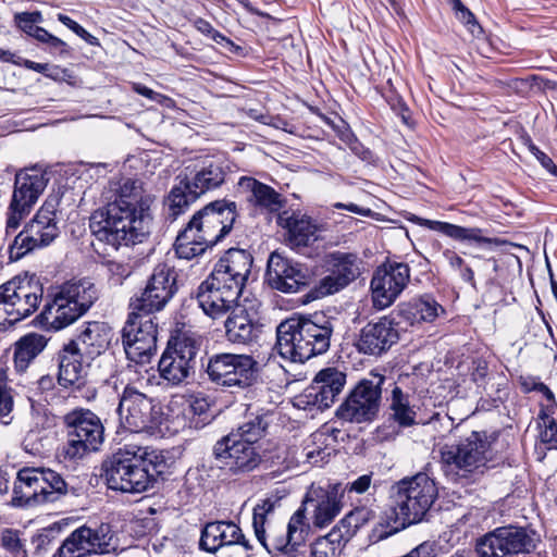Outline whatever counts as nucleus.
<instances>
[{"label": "nucleus", "instance_id": "nucleus-1", "mask_svg": "<svg viewBox=\"0 0 557 557\" xmlns=\"http://www.w3.org/2000/svg\"><path fill=\"white\" fill-rule=\"evenodd\" d=\"M106 206L95 210L89 219L94 236L114 249L141 243L149 234L153 196L140 180L112 178L102 191Z\"/></svg>", "mask_w": 557, "mask_h": 557}, {"label": "nucleus", "instance_id": "nucleus-2", "mask_svg": "<svg viewBox=\"0 0 557 557\" xmlns=\"http://www.w3.org/2000/svg\"><path fill=\"white\" fill-rule=\"evenodd\" d=\"M164 468V457L157 450L125 446L103 461L102 476L109 488L137 494L150 488Z\"/></svg>", "mask_w": 557, "mask_h": 557}, {"label": "nucleus", "instance_id": "nucleus-3", "mask_svg": "<svg viewBox=\"0 0 557 557\" xmlns=\"http://www.w3.org/2000/svg\"><path fill=\"white\" fill-rule=\"evenodd\" d=\"M336 323L324 313L293 315L276 327L275 347L282 358L302 363L329 350Z\"/></svg>", "mask_w": 557, "mask_h": 557}, {"label": "nucleus", "instance_id": "nucleus-4", "mask_svg": "<svg viewBox=\"0 0 557 557\" xmlns=\"http://www.w3.org/2000/svg\"><path fill=\"white\" fill-rule=\"evenodd\" d=\"M237 219V206L225 199L215 200L199 210L176 237L178 258L190 260L221 242L232 231Z\"/></svg>", "mask_w": 557, "mask_h": 557}, {"label": "nucleus", "instance_id": "nucleus-5", "mask_svg": "<svg viewBox=\"0 0 557 557\" xmlns=\"http://www.w3.org/2000/svg\"><path fill=\"white\" fill-rule=\"evenodd\" d=\"M228 171L227 162L216 158L201 159L185 166L168 196L169 218L176 220L202 195L220 188Z\"/></svg>", "mask_w": 557, "mask_h": 557}, {"label": "nucleus", "instance_id": "nucleus-6", "mask_svg": "<svg viewBox=\"0 0 557 557\" xmlns=\"http://www.w3.org/2000/svg\"><path fill=\"white\" fill-rule=\"evenodd\" d=\"M97 298V288L89 280L65 282L48 295L39 323L48 331H60L85 314Z\"/></svg>", "mask_w": 557, "mask_h": 557}, {"label": "nucleus", "instance_id": "nucleus-7", "mask_svg": "<svg viewBox=\"0 0 557 557\" xmlns=\"http://www.w3.org/2000/svg\"><path fill=\"white\" fill-rule=\"evenodd\" d=\"M435 482L423 472L404 478L389 491L391 507L401 528L422 521L437 498Z\"/></svg>", "mask_w": 557, "mask_h": 557}, {"label": "nucleus", "instance_id": "nucleus-8", "mask_svg": "<svg viewBox=\"0 0 557 557\" xmlns=\"http://www.w3.org/2000/svg\"><path fill=\"white\" fill-rule=\"evenodd\" d=\"M441 465L454 480L475 479L482 474L492 458L491 442L484 432H472L457 444L440 447Z\"/></svg>", "mask_w": 557, "mask_h": 557}, {"label": "nucleus", "instance_id": "nucleus-9", "mask_svg": "<svg viewBox=\"0 0 557 557\" xmlns=\"http://www.w3.org/2000/svg\"><path fill=\"white\" fill-rule=\"evenodd\" d=\"M44 287L34 275H17L0 285V331L30 317L39 307Z\"/></svg>", "mask_w": 557, "mask_h": 557}, {"label": "nucleus", "instance_id": "nucleus-10", "mask_svg": "<svg viewBox=\"0 0 557 557\" xmlns=\"http://www.w3.org/2000/svg\"><path fill=\"white\" fill-rule=\"evenodd\" d=\"M66 443L63 455L66 459L77 460L97 451L104 437V428L100 418L89 409H74L64 416Z\"/></svg>", "mask_w": 557, "mask_h": 557}, {"label": "nucleus", "instance_id": "nucleus-11", "mask_svg": "<svg viewBox=\"0 0 557 557\" xmlns=\"http://www.w3.org/2000/svg\"><path fill=\"white\" fill-rule=\"evenodd\" d=\"M540 541L534 530L508 524L476 539L474 548L478 557H516L534 552Z\"/></svg>", "mask_w": 557, "mask_h": 557}, {"label": "nucleus", "instance_id": "nucleus-12", "mask_svg": "<svg viewBox=\"0 0 557 557\" xmlns=\"http://www.w3.org/2000/svg\"><path fill=\"white\" fill-rule=\"evenodd\" d=\"M206 372L219 386L244 391L258 381V362L249 355L215 354L209 358Z\"/></svg>", "mask_w": 557, "mask_h": 557}, {"label": "nucleus", "instance_id": "nucleus-13", "mask_svg": "<svg viewBox=\"0 0 557 557\" xmlns=\"http://www.w3.org/2000/svg\"><path fill=\"white\" fill-rule=\"evenodd\" d=\"M384 375L370 373L360 380L337 408L336 417L350 423L372 422L380 411Z\"/></svg>", "mask_w": 557, "mask_h": 557}, {"label": "nucleus", "instance_id": "nucleus-14", "mask_svg": "<svg viewBox=\"0 0 557 557\" xmlns=\"http://www.w3.org/2000/svg\"><path fill=\"white\" fill-rule=\"evenodd\" d=\"M14 493L26 505L54 503L67 494V483L53 470L24 468L17 473Z\"/></svg>", "mask_w": 557, "mask_h": 557}, {"label": "nucleus", "instance_id": "nucleus-15", "mask_svg": "<svg viewBox=\"0 0 557 557\" xmlns=\"http://www.w3.org/2000/svg\"><path fill=\"white\" fill-rule=\"evenodd\" d=\"M117 414L121 426L129 432L153 434L162 422L154 399L133 386H125L120 397Z\"/></svg>", "mask_w": 557, "mask_h": 557}, {"label": "nucleus", "instance_id": "nucleus-16", "mask_svg": "<svg viewBox=\"0 0 557 557\" xmlns=\"http://www.w3.org/2000/svg\"><path fill=\"white\" fill-rule=\"evenodd\" d=\"M157 334L153 319L133 310L122 330V343L127 359L140 364L148 363L157 351Z\"/></svg>", "mask_w": 557, "mask_h": 557}, {"label": "nucleus", "instance_id": "nucleus-17", "mask_svg": "<svg viewBox=\"0 0 557 557\" xmlns=\"http://www.w3.org/2000/svg\"><path fill=\"white\" fill-rule=\"evenodd\" d=\"M199 346L188 336L180 337L162 354L158 372L166 386H180L194 373Z\"/></svg>", "mask_w": 557, "mask_h": 557}, {"label": "nucleus", "instance_id": "nucleus-18", "mask_svg": "<svg viewBox=\"0 0 557 557\" xmlns=\"http://www.w3.org/2000/svg\"><path fill=\"white\" fill-rule=\"evenodd\" d=\"M44 172L36 168L20 171L15 175L14 190L7 219V228L16 230L47 186Z\"/></svg>", "mask_w": 557, "mask_h": 557}, {"label": "nucleus", "instance_id": "nucleus-19", "mask_svg": "<svg viewBox=\"0 0 557 557\" xmlns=\"http://www.w3.org/2000/svg\"><path fill=\"white\" fill-rule=\"evenodd\" d=\"M242 292L231 286L223 276L210 274L197 289V301L203 313L220 319L234 310Z\"/></svg>", "mask_w": 557, "mask_h": 557}, {"label": "nucleus", "instance_id": "nucleus-20", "mask_svg": "<svg viewBox=\"0 0 557 557\" xmlns=\"http://www.w3.org/2000/svg\"><path fill=\"white\" fill-rule=\"evenodd\" d=\"M410 280V268L403 262H388L379 267L371 280L373 305L377 309L389 307L403 293Z\"/></svg>", "mask_w": 557, "mask_h": 557}, {"label": "nucleus", "instance_id": "nucleus-21", "mask_svg": "<svg viewBox=\"0 0 557 557\" xmlns=\"http://www.w3.org/2000/svg\"><path fill=\"white\" fill-rule=\"evenodd\" d=\"M346 374L336 368L320 370L312 383L297 397V405L305 409L330 408L343 392Z\"/></svg>", "mask_w": 557, "mask_h": 557}, {"label": "nucleus", "instance_id": "nucleus-22", "mask_svg": "<svg viewBox=\"0 0 557 557\" xmlns=\"http://www.w3.org/2000/svg\"><path fill=\"white\" fill-rule=\"evenodd\" d=\"M225 435L219 440L213 446V456L232 475H244L258 468L262 458L255 445Z\"/></svg>", "mask_w": 557, "mask_h": 557}, {"label": "nucleus", "instance_id": "nucleus-23", "mask_svg": "<svg viewBox=\"0 0 557 557\" xmlns=\"http://www.w3.org/2000/svg\"><path fill=\"white\" fill-rule=\"evenodd\" d=\"M176 276L174 270L165 263L158 264L140 297L132 300L135 311L150 314L161 310L175 293Z\"/></svg>", "mask_w": 557, "mask_h": 557}, {"label": "nucleus", "instance_id": "nucleus-24", "mask_svg": "<svg viewBox=\"0 0 557 557\" xmlns=\"http://www.w3.org/2000/svg\"><path fill=\"white\" fill-rule=\"evenodd\" d=\"M399 341L398 323L389 315L368 322L358 333L354 346L367 356L381 357Z\"/></svg>", "mask_w": 557, "mask_h": 557}, {"label": "nucleus", "instance_id": "nucleus-25", "mask_svg": "<svg viewBox=\"0 0 557 557\" xmlns=\"http://www.w3.org/2000/svg\"><path fill=\"white\" fill-rule=\"evenodd\" d=\"M324 262L330 274L320 282L323 294L339 292L361 273V261L356 253L334 251L325 256Z\"/></svg>", "mask_w": 557, "mask_h": 557}, {"label": "nucleus", "instance_id": "nucleus-26", "mask_svg": "<svg viewBox=\"0 0 557 557\" xmlns=\"http://www.w3.org/2000/svg\"><path fill=\"white\" fill-rule=\"evenodd\" d=\"M307 272L301 264L294 262L278 252H272L268 260L267 281L269 285L282 293H297L307 284Z\"/></svg>", "mask_w": 557, "mask_h": 557}, {"label": "nucleus", "instance_id": "nucleus-27", "mask_svg": "<svg viewBox=\"0 0 557 557\" xmlns=\"http://www.w3.org/2000/svg\"><path fill=\"white\" fill-rule=\"evenodd\" d=\"M238 188L255 213L278 215L285 207L286 199L283 195L255 177L242 176Z\"/></svg>", "mask_w": 557, "mask_h": 557}, {"label": "nucleus", "instance_id": "nucleus-28", "mask_svg": "<svg viewBox=\"0 0 557 557\" xmlns=\"http://www.w3.org/2000/svg\"><path fill=\"white\" fill-rule=\"evenodd\" d=\"M305 508H312L313 524L318 528L327 527L341 512V484L327 488L311 487L304 500Z\"/></svg>", "mask_w": 557, "mask_h": 557}, {"label": "nucleus", "instance_id": "nucleus-29", "mask_svg": "<svg viewBox=\"0 0 557 557\" xmlns=\"http://www.w3.org/2000/svg\"><path fill=\"white\" fill-rule=\"evenodd\" d=\"M242 545L250 549L242 529L233 521H212L201 530L199 547L209 553H215L223 546Z\"/></svg>", "mask_w": 557, "mask_h": 557}, {"label": "nucleus", "instance_id": "nucleus-30", "mask_svg": "<svg viewBox=\"0 0 557 557\" xmlns=\"http://www.w3.org/2000/svg\"><path fill=\"white\" fill-rule=\"evenodd\" d=\"M252 256L244 249L232 248L215 264L211 274L223 276L231 286L243 292L252 265Z\"/></svg>", "mask_w": 557, "mask_h": 557}, {"label": "nucleus", "instance_id": "nucleus-31", "mask_svg": "<svg viewBox=\"0 0 557 557\" xmlns=\"http://www.w3.org/2000/svg\"><path fill=\"white\" fill-rule=\"evenodd\" d=\"M276 222L287 231L289 243L297 247H307L313 244L320 238V233L323 231L322 225L310 216L295 212L288 214L284 211L278 214Z\"/></svg>", "mask_w": 557, "mask_h": 557}, {"label": "nucleus", "instance_id": "nucleus-32", "mask_svg": "<svg viewBox=\"0 0 557 557\" xmlns=\"http://www.w3.org/2000/svg\"><path fill=\"white\" fill-rule=\"evenodd\" d=\"M58 382L61 386L82 389L86 384L87 367L90 360L66 345L59 357Z\"/></svg>", "mask_w": 557, "mask_h": 557}, {"label": "nucleus", "instance_id": "nucleus-33", "mask_svg": "<svg viewBox=\"0 0 557 557\" xmlns=\"http://www.w3.org/2000/svg\"><path fill=\"white\" fill-rule=\"evenodd\" d=\"M110 343L109 330L103 323L89 322L84 331L67 344L90 361L101 355Z\"/></svg>", "mask_w": 557, "mask_h": 557}, {"label": "nucleus", "instance_id": "nucleus-34", "mask_svg": "<svg viewBox=\"0 0 557 557\" xmlns=\"http://www.w3.org/2000/svg\"><path fill=\"white\" fill-rule=\"evenodd\" d=\"M261 324L245 309H234L225 321V335L233 344L248 345L259 337Z\"/></svg>", "mask_w": 557, "mask_h": 557}, {"label": "nucleus", "instance_id": "nucleus-35", "mask_svg": "<svg viewBox=\"0 0 557 557\" xmlns=\"http://www.w3.org/2000/svg\"><path fill=\"white\" fill-rule=\"evenodd\" d=\"M441 312L444 308L428 294L398 305L399 315L411 325L433 322Z\"/></svg>", "mask_w": 557, "mask_h": 557}, {"label": "nucleus", "instance_id": "nucleus-36", "mask_svg": "<svg viewBox=\"0 0 557 557\" xmlns=\"http://www.w3.org/2000/svg\"><path fill=\"white\" fill-rule=\"evenodd\" d=\"M40 247L50 245L60 233L55 212L52 206L46 203L26 225Z\"/></svg>", "mask_w": 557, "mask_h": 557}, {"label": "nucleus", "instance_id": "nucleus-37", "mask_svg": "<svg viewBox=\"0 0 557 557\" xmlns=\"http://www.w3.org/2000/svg\"><path fill=\"white\" fill-rule=\"evenodd\" d=\"M420 226L428 227L432 231L440 232L450 238L457 240H472L487 243L490 239L481 236V230L475 227H463L448 222L428 220L417 215L409 219Z\"/></svg>", "mask_w": 557, "mask_h": 557}, {"label": "nucleus", "instance_id": "nucleus-38", "mask_svg": "<svg viewBox=\"0 0 557 557\" xmlns=\"http://www.w3.org/2000/svg\"><path fill=\"white\" fill-rule=\"evenodd\" d=\"M47 341L44 335L30 333L23 336L14 349V367L17 372H24L30 362L44 350Z\"/></svg>", "mask_w": 557, "mask_h": 557}, {"label": "nucleus", "instance_id": "nucleus-39", "mask_svg": "<svg viewBox=\"0 0 557 557\" xmlns=\"http://www.w3.org/2000/svg\"><path fill=\"white\" fill-rule=\"evenodd\" d=\"M389 409L396 422L401 426H410L414 423L416 412L410 407L409 396L395 385L391 394Z\"/></svg>", "mask_w": 557, "mask_h": 557}, {"label": "nucleus", "instance_id": "nucleus-40", "mask_svg": "<svg viewBox=\"0 0 557 557\" xmlns=\"http://www.w3.org/2000/svg\"><path fill=\"white\" fill-rule=\"evenodd\" d=\"M346 544L342 532L333 529L325 536H321L311 545L313 557H339Z\"/></svg>", "mask_w": 557, "mask_h": 557}, {"label": "nucleus", "instance_id": "nucleus-41", "mask_svg": "<svg viewBox=\"0 0 557 557\" xmlns=\"http://www.w3.org/2000/svg\"><path fill=\"white\" fill-rule=\"evenodd\" d=\"M258 541L270 554L283 553L296 556L300 547L299 545L292 544V539H289V534L284 529L277 531L271 528L269 533H264V540Z\"/></svg>", "mask_w": 557, "mask_h": 557}, {"label": "nucleus", "instance_id": "nucleus-42", "mask_svg": "<svg viewBox=\"0 0 557 557\" xmlns=\"http://www.w3.org/2000/svg\"><path fill=\"white\" fill-rule=\"evenodd\" d=\"M278 497H268L262 499L253 508L252 513V528L257 540H264L265 525L268 523L269 516H271L275 508L280 507Z\"/></svg>", "mask_w": 557, "mask_h": 557}, {"label": "nucleus", "instance_id": "nucleus-43", "mask_svg": "<svg viewBox=\"0 0 557 557\" xmlns=\"http://www.w3.org/2000/svg\"><path fill=\"white\" fill-rule=\"evenodd\" d=\"M20 530L4 528L0 531V547L10 557H28L26 540Z\"/></svg>", "mask_w": 557, "mask_h": 557}, {"label": "nucleus", "instance_id": "nucleus-44", "mask_svg": "<svg viewBox=\"0 0 557 557\" xmlns=\"http://www.w3.org/2000/svg\"><path fill=\"white\" fill-rule=\"evenodd\" d=\"M268 428V422L262 416H256L244 422L236 432H231L238 442H247L255 445L264 434Z\"/></svg>", "mask_w": 557, "mask_h": 557}, {"label": "nucleus", "instance_id": "nucleus-45", "mask_svg": "<svg viewBox=\"0 0 557 557\" xmlns=\"http://www.w3.org/2000/svg\"><path fill=\"white\" fill-rule=\"evenodd\" d=\"M84 535H86V546L89 554L103 553L110 544L111 535L108 524H102L97 529L82 527Z\"/></svg>", "mask_w": 557, "mask_h": 557}, {"label": "nucleus", "instance_id": "nucleus-46", "mask_svg": "<svg viewBox=\"0 0 557 557\" xmlns=\"http://www.w3.org/2000/svg\"><path fill=\"white\" fill-rule=\"evenodd\" d=\"M84 529L78 528L73 531L59 547L57 555L58 557H83L89 554L84 537Z\"/></svg>", "mask_w": 557, "mask_h": 557}, {"label": "nucleus", "instance_id": "nucleus-47", "mask_svg": "<svg viewBox=\"0 0 557 557\" xmlns=\"http://www.w3.org/2000/svg\"><path fill=\"white\" fill-rule=\"evenodd\" d=\"M306 508L302 505L289 519L286 531L292 539L293 545H304L309 532V524L306 522Z\"/></svg>", "mask_w": 557, "mask_h": 557}, {"label": "nucleus", "instance_id": "nucleus-48", "mask_svg": "<svg viewBox=\"0 0 557 557\" xmlns=\"http://www.w3.org/2000/svg\"><path fill=\"white\" fill-rule=\"evenodd\" d=\"M37 248L41 247L37 243L36 238L30 234L28 227L25 226V228L15 236L13 243L10 245V259L20 260L26 253Z\"/></svg>", "mask_w": 557, "mask_h": 557}, {"label": "nucleus", "instance_id": "nucleus-49", "mask_svg": "<svg viewBox=\"0 0 557 557\" xmlns=\"http://www.w3.org/2000/svg\"><path fill=\"white\" fill-rule=\"evenodd\" d=\"M42 20L40 11L20 12L14 15L15 26L30 37H34L39 28H41L38 24L41 23Z\"/></svg>", "mask_w": 557, "mask_h": 557}, {"label": "nucleus", "instance_id": "nucleus-50", "mask_svg": "<svg viewBox=\"0 0 557 557\" xmlns=\"http://www.w3.org/2000/svg\"><path fill=\"white\" fill-rule=\"evenodd\" d=\"M13 406V389L9 386L7 371L0 368V418L8 417Z\"/></svg>", "mask_w": 557, "mask_h": 557}, {"label": "nucleus", "instance_id": "nucleus-51", "mask_svg": "<svg viewBox=\"0 0 557 557\" xmlns=\"http://www.w3.org/2000/svg\"><path fill=\"white\" fill-rule=\"evenodd\" d=\"M451 4L456 12L457 18L468 27L470 33L475 37L481 36L483 29L476 22L472 12L469 11V9H467L460 0H451Z\"/></svg>", "mask_w": 557, "mask_h": 557}, {"label": "nucleus", "instance_id": "nucleus-52", "mask_svg": "<svg viewBox=\"0 0 557 557\" xmlns=\"http://www.w3.org/2000/svg\"><path fill=\"white\" fill-rule=\"evenodd\" d=\"M107 270L110 274V280L114 285L122 284L123 280H125L131 274V267L127 263L119 262V261H108Z\"/></svg>", "mask_w": 557, "mask_h": 557}, {"label": "nucleus", "instance_id": "nucleus-53", "mask_svg": "<svg viewBox=\"0 0 557 557\" xmlns=\"http://www.w3.org/2000/svg\"><path fill=\"white\" fill-rule=\"evenodd\" d=\"M46 77L58 83L64 82L71 86H76L78 83L77 77L71 70L61 67L59 65H50L48 72L46 73Z\"/></svg>", "mask_w": 557, "mask_h": 557}, {"label": "nucleus", "instance_id": "nucleus-54", "mask_svg": "<svg viewBox=\"0 0 557 557\" xmlns=\"http://www.w3.org/2000/svg\"><path fill=\"white\" fill-rule=\"evenodd\" d=\"M545 429L541 432V441L548 449H557V423L554 419L545 418Z\"/></svg>", "mask_w": 557, "mask_h": 557}, {"label": "nucleus", "instance_id": "nucleus-55", "mask_svg": "<svg viewBox=\"0 0 557 557\" xmlns=\"http://www.w3.org/2000/svg\"><path fill=\"white\" fill-rule=\"evenodd\" d=\"M302 455L305 456V462H308L311 466H318L330 456V453L326 450V448L321 447H313L310 448V446H307Z\"/></svg>", "mask_w": 557, "mask_h": 557}, {"label": "nucleus", "instance_id": "nucleus-56", "mask_svg": "<svg viewBox=\"0 0 557 557\" xmlns=\"http://www.w3.org/2000/svg\"><path fill=\"white\" fill-rule=\"evenodd\" d=\"M57 531L53 528L42 529L34 539L36 550H47L48 547L54 542Z\"/></svg>", "mask_w": 557, "mask_h": 557}, {"label": "nucleus", "instance_id": "nucleus-57", "mask_svg": "<svg viewBox=\"0 0 557 557\" xmlns=\"http://www.w3.org/2000/svg\"><path fill=\"white\" fill-rule=\"evenodd\" d=\"M372 482V474H363L348 483L345 488L341 487V494L344 491L355 492L357 494H362L367 492Z\"/></svg>", "mask_w": 557, "mask_h": 557}, {"label": "nucleus", "instance_id": "nucleus-58", "mask_svg": "<svg viewBox=\"0 0 557 557\" xmlns=\"http://www.w3.org/2000/svg\"><path fill=\"white\" fill-rule=\"evenodd\" d=\"M521 385H522L524 392L536 391V392L543 394L548 401H555L553 392L549 389V387L546 384H544L542 382L532 380V386H529L528 381H521Z\"/></svg>", "mask_w": 557, "mask_h": 557}, {"label": "nucleus", "instance_id": "nucleus-59", "mask_svg": "<svg viewBox=\"0 0 557 557\" xmlns=\"http://www.w3.org/2000/svg\"><path fill=\"white\" fill-rule=\"evenodd\" d=\"M488 374L487 362L484 360H476L472 371V379L478 385H483Z\"/></svg>", "mask_w": 557, "mask_h": 557}, {"label": "nucleus", "instance_id": "nucleus-60", "mask_svg": "<svg viewBox=\"0 0 557 557\" xmlns=\"http://www.w3.org/2000/svg\"><path fill=\"white\" fill-rule=\"evenodd\" d=\"M332 207L335 209H345L351 213L359 214L362 216H369L372 213L371 209L362 208L352 202L351 203L335 202L332 205Z\"/></svg>", "mask_w": 557, "mask_h": 557}, {"label": "nucleus", "instance_id": "nucleus-61", "mask_svg": "<svg viewBox=\"0 0 557 557\" xmlns=\"http://www.w3.org/2000/svg\"><path fill=\"white\" fill-rule=\"evenodd\" d=\"M529 149L545 170L553 169L554 161L545 152L533 144L529 146Z\"/></svg>", "mask_w": 557, "mask_h": 557}, {"label": "nucleus", "instance_id": "nucleus-62", "mask_svg": "<svg viewBox=\"0 0 557 557\" xmlns=\"http://www.w3.org/2000/svg\"><path fill=\"white\" fill-rule=\"evenodd\" d=\"M443 256L447 260L450 268L455 271H459L462 269V267L466 264L463 259L458 256L456 252L447 249L443 252Z\"/></svg>", "mask_w": 557, "mask_h": 557}, {"label": "nucleus", "instance_id": "nucleus-63", "mask_svg": "<svg viewBox=\"0 0 557 557\" xmlns=\"http://www.w3.org/2000/svg\"><path fill=\"white\" fill-rule=\"evenodd\" d=\"M349 149L356 154L358 156L360 159L362 160H370L371 157H372V153L369 149L364 148L359 141L357 138H355V141L350 143L348 145Z\"/></svg>", "mask_w": 557, "mask_h": 557}, {"label": "nucleus", "instance_id": "nucleus-64", "mask_svg": "<svg viewBox=\"0 0 557 557\" xmlns=\"http://www.w3.org/2000/svg\"><path fill=\"white\" fill-rule=\"evenodd\" d=\"M285 455H286L285 449L277 451V454L275 456L277 461H274V460L272 461L273 465L277 466V469L275 470V472H283V471L288 470L292 467L293 461L287 460Z\"/></svg>", "mask_w": 557, "mask_h": 557}]
</instances>
